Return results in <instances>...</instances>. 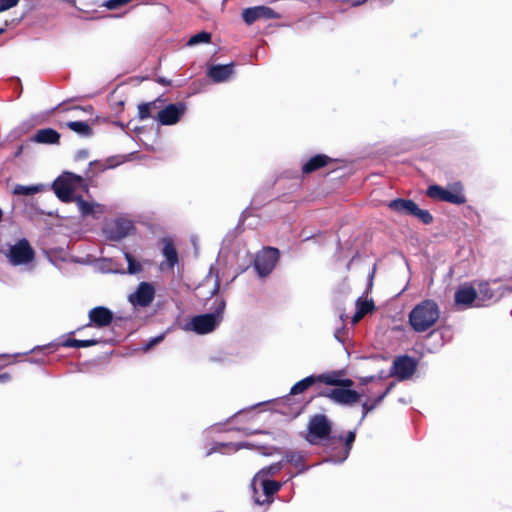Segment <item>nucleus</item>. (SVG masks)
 I'll use <instances>...</instances> for the list:
<instances>
[{
    "label": "nucleus",
    "mask_w": 512,
    "mask_h": 512,
    "mask_svg": "<svg viewBox=\"0 0 512 512\" xmlns=\"http://www.w3.org/2000/svg\"><path fill=\"white\" fill-rule=\"evenodd\" d=\"M353 385V381L351 379H340L338 386L342 387H351Z\"/></svg>",
    "instance_id": "nucleus-51"
},
{
    "label": "nucleus",
    "mask_w": 512,
    "mask_h": 512,
    "mask_svg": "<svg viewBox=\"0 0 512 512\" xmlns=\"http://www.w3.org/2000/svg\"><path fill=\"white\" fill-rule=\"evenodd\" d=\"M355 437V431H349L345 439L346 447L342 451L341 456L331 455L328 459H326V461L332 463H342L343 461H345L349 455L351 445L354 442Z\"/></svg>",
    "instance_id": "nucleus-25"
},
{
    "label": "nucleus",
    "mask_w": 512,
    "mask_h": 512,
    "mask_svg": "<svg viewBox=\"0 0 512 512\" xmlns=\"http://www.w3.org/2000/svg\"><path fill=\"white\" fill-rule=\"evenodd\" d=\"M123 255H124V258L128 261V251L123 249Z\"/></svg>",
    "instance_id": "nucleus-57"
},
{
    "label": "nucleus",
    "mask_w": 512,
    "mask_h": 512,
    "mask_svg": "<svg viewBox=\"0 0 512 512\" xmlns=\"http://www.w3.org/2000/svg\"><path fill=\"white\" fill-rule=\"evenodd\" d=\"M89 157V151L87 149H80L75 154V160L81 161Z\"/></svg>",
    "instance_id": "nucleus-48"
},
{
    "label": "nucleus",
    "mask_w": 512,
    "mask_h": 512,
    "mask_svg": "<svg viewBox=\"0 0 512 512\" xmlns=\"http://www.w3.org/2000/svg\"><path fill=\"white\" fill-rule=\"evenodd\" d=\"M29 362H31V363H37V361H36V360H32V359H31V360H29Z\"/></svg>",
    "instance_id": "nucleus-61"
},
{
    "label": "nucleus",
    "mask_w": 512,
    "mask_h": 512,
    "mask_svg": "<svg viewBox=\"0 0 512 512\" xmlns=\"http://www.w3.org/2000/svg\"><path fill=\"white\" fill-rule=\"evenodd\" d=\"M388 206H389V208H391L392 210H394L396 212L406 214V215H411L413 212V209H415V202H413L412 200L395 199V200H392L388 204Z\"/></svg>",
    "instance_id": "nucleus-24"
},
{
    "label": "nucleus",
    "mask_w": 512,
    "mask_h": 512,
    "mask_svg": "<svg viewBox=\"0 0 512 512\" xmlns=\"http://www.w3.org/2000/svg\"><path fill=\"white\" fill-rule=\"evenodd\" d=\"M186 112V104L178 102L169 104L160 109L154 117L162 125L176 124Z\"/></svg>",
    "instance_id": "nucleus-11"
},
{
    "label": "nucleus",
    "mask_w": 512,
    "mask_h": 512,
    "mask_svg": "<svg viewBox=\"0 0 512 512\" xmlns=\"http://www.w3.org/2000/svg\"><path fill=\"white\" fill-rule=\"evenodd\" d=\"M225 307L226 303L223 299H216L211 313L192 317L185 323L183 329L200 335L211 333L221 323Z\"/></svg>",
    "instance_id": "nucleus-2"
},
{
    "label": "nucleus",
    "mask_w": 512,
    "mask_h": 512,
    "mask_svg": "<svg viewBox=\"0 0 512 512\" xmlns=\"http://www.w3.org/2000/svg\"><path fill=\"white\" fill-rule=\"evenodd\" d=\"M440 310L433 300H424L409 313V323L416 332H425L438 321Z\"/></svg>",
    "instance_id": "nucleus-3"
},
{
    "label": "nucleus",
    "mask_w": 512,
    "mask_h": 512,
    "mask_svg": "<svg viewBox=\"0 0 512 512\" xmlns=\"http://www.w3.org/2000/svg\"><path fill=\"white\" fill-rule=\"evenodd\" d=\"M35 252L29 241L25 238L9 246L7 258L13 266L26 265L33 261Z\"/></svg>",
    "instance_id": "nucleus-6"
},
{
    "label": "nucleus",
    "mask_w": 512,
    "mask_h": 512,
    "mask_svg": "<svg viewBox=\"0 0 512 512\" xmlns=\"http://www.w3.org/2000/svg\"><path fill=\"white\" fill-rule=\"evenodd\" d=\"M43 189H44L43 184H36V185H29V186L17 184L14 186L12 193L14 195H18V196H20V195L30 196V195H34L39 192H42Z\"/></svg>",
    "instance_id": "nucleus-29"
},
{
    "label": "nucleus",
    "mask_w": 512,
    "mask_h": 512,
    "mask_svg": "<svg viewBox=\"0 0 512 512\" xmlns=\"http://www.w3.org/2000/svg\"><path fill=\"white\" fill-rule=\"evenodd\" d=\"M426 193L434 200L444 201L455 205H461L466 202L463 186L460 182L453 183L446 188L439 185H431L428 187Z\"/></svg>",
    "instance_id": "nucleus-4"
},
{
    "label": "nucleus",
    "mask_w": 512,
    "mask_h": 512,
    "mask_svg": "<svg viewBox=\"0 0 512 512\" xmlns=\"http://www.w3.org/2000/svg\"><path fill=\"white\" fill-rule=\"evenodd\" d=\"M76 203V206L81 214L82 217H86L89 215H93L95 213V208H99V204H95L93 202H88L84 200L81 196H76L74 201Z\"/></svg>",
    "instance_id": "nucleus-27"
},
{
    "label": "nucleus",
    "mask_w": 512,
    "mask_h": 512,
    "mask_svg": "<svg viewBox=\"0 0 512 512\" xmlns=\"http://www.w3.org/2000/svg\"><path fill=\"white\" fill-rule=\"evenodd\" d=\"M277 17V13L266 6L250 7L244 9L242 12L243 20L249 25L254 23L258 19H275Z\"/></svg>",
    "instance_id": "nucleus-16"
},
{
    "label": "nucleus",
    "mask_w": 512,
    "mask_h": 512,
    "mask_svg": "<svg viewBox=\"0 0 512 512\" xmlns=\"http://www.w3.org/2000/svg\"><path fill=\"white\" fill-rule=\"evenodd\" d=\"M329 157L323 154L316 155L309 159L302 167L303 173H311L327 164Z\"/></svg>",
    "instance_id": "nucleus-26"
},
{
    "label": "nucleus",
    "mask_w": 512,
    "mask_h": 512,
    "mask_svg": "<svg viewBox=\"0 0 512 512\" xmlns=\"http://www.w3.org/2000/svg\"><path fill=\"white\" fill-rule=\"evenodd\" d=\"M284 461L281 460L267 467L262 468L252 479L251 486L253 490L254 502L258 505H268L273 500V495L282 487L281 482L271 480V477L278 474Z\"/></svg>",
    "instance_id": "nucleus-1"
},
{
    "label": "nucleus",
    "mask_w": 512,
    "mask_h": 512,
    "mask_svg": "<svg viewBox=\"0 0 512 512\" xmlns=\"http://www.w3.org/2000/svg\"><path fill=\"white\" fill-rule=\"evenodd\" d=\"M455 304L462 308H468L477 303V291L470 285L464 284L455 293Z\"/></svg>",
    "instance_id": "nucleus-18"
},
{
    "label": "nucleus",
    "mask_w": 512,
    "mask_h": 512,
    "mask_svg": "<svg viewBox=\"0 0 512 512\" xmlns=\"http://www.w3.org/2000/svg\"><path fill=\"white\" fill-rule=\"evenodd\" d=\"M102 233L106 240L118 242L128 235V220L122 217L106 220Z\"/></svg>",
    "instance_id": "nucleus-10"
},
{
    "label": "nucleus",
    "mask_w": 512,
    "mask_h": 512,
    "mask_svg": "<svg viewBox=\"0 0 512 512\" xmlns=\"http://www.w3.org/2000/svg\"><path fill=\"white\" fill-rule=\"evenodd\" d=\"M164 339V334H161V335H158L152 339H150L144 346H143V349L144 351H147L149 350L150 348H152L154 345L160 343L162 340Z\"/></svg>",
    "instance_id": "nucleus-45"
},
{
    "label": "nucleus",
    "mask_w": 512,
    "mask_h": 512,
    "mask_svg": "<svg viewBox=\"0 0 512 512\" xmlns=\"http://www.w3.org/2000/svg\"><path fill=\"white\" fill-rule=\"evenodd\" d=\"M115 124L120 126L121 128H124V123L123 122L117 121V122H115Z\"/></svg>",
    "instance_id": "nucleus-58"
},
{
    "label": "nucleus",
    "mask_w": 512,
    "mask_h": 512,
    "mask_svg": "<svg viewBox=\"0 0 512 512\" xmlns=\"http://www.w3.org/2000/svg\"><path fill=\"white\" fill-rule=\"evenodd\" d=\"M162 100L161 99H156L154 101H151V102H148L147 104H152L149 109L151 110V114L153 115V113L157 112L162 109Z\"/></svg>",
    "instance_id": "nucleus-47"
},
{
    "label": "nucleus",
    "mask_w": 512,
    "mask_h": 512,
    "mask_svg": "<svg viewBox=\"0 0 512 512\" xmlns=\"http://www.w3.org/2000/svg\"><path fill=\"white\" fill-rule=\"evenodd\" d=\"M243 443H218L216 447L213 448L214 452H224V449H231V450H239L240 448H243Z\"/></svg>",
    "instance_id": "nucleus-35"
},
{
    "label": "nucleus",
    "mask_w": 512,
    "mask_h": 512,
    "mask_svg": "<svg viewBox=\"0 0 512 512\" xmlns=\"http://www.w3.org/2000/svg\"><path fill=\"white\" fill-rule=\"evenodd\" d=\"M19 0H0V13L15 7Z\"/></svg>",
    "instance_id": "nucleus-43"
},
{
    "label": "nucleus",
    "mask_w": 512,
    "mask_h": 512,
    "mask_svg": "<svg viewBox=\"0 0 512 512\" xmlns=\"http://www.w3.org/2000/svg\"><path fill=\"white\" fill-rule=\"evenodd\" d=\"M151 105L152 104L143 103L138 106V115L141 120L153 117L151 114V110L149 109Z\"/></svg>",
    "instance_id": "nucleus-40"
},
{
    "label": "nucleus",
    "mask_w": 512,
    "mask_h": 512,
    "mask_svg": "<svg viewBox=\"0 0 512 512\" xmlns=\"http://www.w3.org/2000/svg\"><path fill=\"white\" fill-rule=\"evenodd\" d=\"M129 231H130V234H131L132 233V226L131 225H130Z\"/></svg>",
    "instance_id": "nucleus-63"
},
{
    "label": "nucleus",
    "mask_w": 512,
    "mask_h": 512,
    "mask_svg": "<svg viewBox=\"0 0 512 512\" xmlns=\"http://www.w3.org/2000/svg\"><path fill=\"white\" fill-rule=\"evenodd\" d=\"M502 296V292L493 290L488 282L480 283L477 291L476 306H485L496 302Z\"/></svg>",
    "instance_id": "nucleus-19"
},
{
    "label": "nucleus",
    "mask_w": 512,
    "mask_h": 512,
    "mask_svg": "<svg viewBox=\"0 0 512 512\" xmlns=\"http://www.w3.org/2000/svg\"><path fill=\"white\" fill-rule=\"evenodd\" d=\"M162 254L165 257V265L173 268L178 263V255L173 243L170 240H164Z\"/></svg>",
    "instance_id": "nucleus-23"
},
{
    "label": "nucleus",
    "mask_w": 512,
    "mask_h": 512,
    "mask_svg": "<svg viewBox=\"0 0 512 512\" xmlns=\"http://www.w3.org/2000/svg\"><path fill=\"white\" fill-rule=\"evenodd\" d=\"M133 0H130V2H132Z\"/></svg>",
    "instance_id": "nucleus-64"
},
{
    "label": "nucleus",
    "mask_w": 512,
    "mask_h": 512,
    "mask_svg": "<svg viewBox=\"0 0 512 512\" xmlns=\"http://www.w3.org/2000/svg\"><path fill=\"white\" fill-rule=\"evenodd\" d=\"M140 271H142L141 263L130 257V274H136Z\"/></svg>",
    "instance_id": "nucleus-46"
},
{
    "label": "nucleus",
    "mask_w": 512,
    "mask_h": 512,
    "mask_svg": "<svg viewBox=\"0 0 512 512\" xmlns=\"http://www.w3.org/2000/svg\"><path fill=\"white\" fill-rule=\"evenodd\" d=\"M207 74L216 83L225 82L234 74V64L213 65Z\"/></svg>",
    "instance_id": "nucleus-20"
},
{
    "label": "nucleus",
    "mask_w": 512,
    "mask_h": 512,
    "mask_svg": "<svg viewBox=\"0 0 512 512\" xmlns=\"http://www.w3.org/2000/svg\"><path fill=\"white\" fill-rule=\"evenodd\" d=\"M83 179L81 176L71 172H65L60 175L52 184L56 196L65 203L73 202L75 199L74 188L81 185Z\"/></svg>",
    "instance_id": "nucleus-5"
},
{
    "label": "nucleus",
    "mask_w": 512,
    "mask_h": 512,
    "mask_svg": "<svg viewBox=\"0 0 512 512\" xmlns=\"http://www.w3.org/2000/svg\"><path fill=\"white\" fill-rule=\"evenodd\" d=\"M156 288L154 283L142 281L133 293H130V304L134 308L148 307L154 300Z\"/></svg>",
    "instance_id": "nucleus-9"
},
{
    "label": "nucleus",
    "mask_w": 512,
    "mask_h": 512,
    "mask_svg": "<svg viewBox=\"0 0 512 512\" xmlns=\"http://www.w3.org/2000/svg\"><path fill=\"white\" fill-rule=\"evenodd\" d=\"M393 386H394V384L391 383L383 391L379 392L373 400L370 399L371 404L375 405V408H376L385 399V397L389 394V392L392 390Z\"/></svg>",
    "instance_id": "nucleus-38"
},
{
    "label": "nucleus",
    "mask_w": 512,
    "mask_h": 512,
    "mask_svg": "<svg viewBox=\"0 0 512 512\" xmlns=\"http://www.w3.org/2000/svg\"><path fill=\"white\" fill-rule=\"evenodd\" d=\"M11 380V376L8 373L0 374V383H6Z\"/></svg>",
    "instance_id": "nucleus-52"
},
{
    "label": "nucleus",
    "mask_w": 512,
    "mask_h": 512,
    "mask_svg": "<svg viewBox=\"0 0 512 512\" xmlns=\"http://www.w3.org/2000/svg\"><path fill=\"white\" fill-rule=\"evenodd\" d=\"M157 82L162 84V85H170L171 84V81L166 79V78H164V77H159Z\"/></svg>",
    "instance_id": "nucleus-53"
},
{
    "label": "nucleus",
    "mask_w": 512,
    "mask_h": 512,
    "mask_svg": "<svg viewBox=\"0 0 512 512\" xmlns=\"http://www.w3.org/2000/svg\"><path fill=\"white\" fill-rule=\"evenodd\" d=\"M278 261V250L267 248L259 252L254 260V268L259 277L268 276Z\"/></svg>",
    "instance_id": "nucleus-8"
},
{
    "label": "nucleus",
    "mask_w": 512,
    "mask_h": 512,
    "mask_svg": "<svg viewBox=\"0 0 512 512\" xmlns=\"http://www.w3.org/2000/svg\"><path fill=\"white\" fill-rule=\"evenodd\" d=\"M331 432V423L329 419L318 414L313 416L308 424L307 441L311 444H318L320 440L328 438Z\"/></svg>",
    "instance_id": "nucleus-7"
},
{
    "label": "nucleus",
    "mask_w": 512,
    "mask_h": 512,
    "mask_svg": "<svg viewBox=\"0 0 512 512\" xmlns=\"http://www.w3.org/2000/svg\"><path fill=\"white\" fill-rule=\"evenodd\" d=\"M126 4H128V0H107L103 3V6L109 10H115Z\"/></svg>",
    "instance_id": "nucleus-39"
},
{
    "label": "nucleus",
    "mask_w": 512,
    "mask_h": 512,
    "mask_svg": "<svg viewBox=\"0 0 512 512\" xmlns=\"http://www.w3.org/2000/svg\"><path fill=\"white\" fill-rule=\"evenodd\" d=\"M383 378V376L379 375H372V376H363V377H359L358 380H359V385L360 386H367L369 383H374V382H377L379 380H381Z\"/></svg>",
    "instance_id": "nucleus-41"
},
{
    "label": "nucleus",
    "mask_w": 512,
    "mask_h": 512,
    "mask_svg": "<svg viewBox=\"0 0 512 512\" xmlns=\"http://www.w3.org/2000/svg\"><path fill=\"white\" fill-rule=\"evenodd\" d=\"M164 339V334H161V335H158L152 339H150L144 346H143V349L144 351H147L149 350L150 348H152L154 345L160 343L162 340Z\"/></svg>",
    "instance_id": "nucleus-44"
},
{
    "label": "nucleus",
    "mask_w": 512,
    "mask_h": 512,
    "mask_svg": "<svg viewBox=\"0 0 512 512\" xmlns=\"http://www.w3.org/2000/svg\"><path fill=\"white\" fill-rule=\"evenodd\" d=\"M67 126L77 134L81 136H91L92 129L87 122L84 121H71L67 124Z\"/></svg>",
    "instance_id": "nucleus-31"
},
{
    "label": "nucleus",
    "mask_w": 512,
    "mask_h": 512,
    "mask_svg": "<svg viewBox=\"0 0 512 512\" xmlns=\"http://www.w3.org/2000/svg\"><path fill=\"white\" fill-rule=\"evenodd\" d=\"M284 463H290L296 468H299L298 473L303 472L307 468L303 466L304 455L301 452H290L282 459Z\"/></svg>",
    "instance_id": "nucleus-30"
},
{
    "label": "nucleus",
    "mask_w": 512,
    "mask_h": 512,
    "mask_svg": "<svg viewBox=\"0 0 512 512\" xmlns=\"http://www.w3.org/2000/svg\"><path fill=\"white\" fill-rule=\"evenodd\" d=\"M393 386H394V384L391 383L383 391L379 392L373 400L370 399L371 404L375 405V408H376L385 399V397L389 394V392L392 390Z\"/></svg>",
    "instance_id": "nucleus-37"
},
{
    "label": "nucleus",
    "mask_w": 512,
    "mask_h": 512,
    "mask_svg": "<svg viewBox=\"0 0 512 512\" xmlns=\"http://www.w3.org/2000/svg\"><path fill=\"white\" fill-rule=\"evenodd\" d=\"M22 151V148H20L19 150H17V155H19Z\"/></svg>",
    "instance_id": "nucleus-60"
},
{
    "label": "nucleus",
    "mask_w": 512,
    "mask_h": 512,
    "mask_svg": "<svg viewBox=\"0 0 512 512\" xmlns=\"http://www.w3.org/2000/svg\"><path fill=\"white\" fill-rule=\"evenodd\" d=\"M411 215L416 216L417 218H419L425 224L431 223L432 219H433V217L429 213V211L422 210V209L418 208V206L416 204H415V209H413V212H412Z\"/></svg>",
    "instance_id": "nucleus-34"
},
{
    "label": "nucleus",
    "mask_w": 512,
    "mask_h": 512,
    "mask_svg": "<svg viewBox=\"0 0 512 512\" xmlns=\"http://www.w3.org/2000/svg\"><path fill=\"white\" fill-rule=\"evenodd\" d=\"M218 290H219V283H218V282H216V284H215V287H214V289H213L212 294L217 293V292H218Z\"/></svg>",
    "instance_id": "nucleus-56"
},
{
    "label": "nucleus",
    "mask_w": 512,
    "mask_h": 512,
    "mask_svg": "<svg viewBox=\"0 0 512 512\" xmlns=\"http://www.w3.org/2000/svg\"><path fill=\"white\" fill-rule=\"evenodd\" d=\"M5 32L4 28H0V35H2Z\"/></svg>",
    "instance_id": "nucleus-59"
},
{
    "label": "nucleus",
    "mask_w": 512,
    "mask_h": 512,
    "mask_svg": "<svg viewBox=\"0 0 512 512\" xmlns=\"http://www.w3.org/2000/svg\"><path fill=\"white\" fill-rule=\"evenodd\" d=\"M385 3H390L392 0H383Z\"/></svg>",
    "instance_id": "nucleus-62"
},
{
    "label": "nucleus",
    "mask_w": 512,
    "mask_h": 512,
    "mask_svg": "<svg viewBox=\"0 0 512 512\" xmlns=\"http://www.w3.org/2000/svg\"><path fill=\"white\" fill-rule=\"evenodd\" d=\"M375 409V405H372L371 402H370V398H368L367 400H365L363 403H362V417H361V420H360V424L362 423V421L364 420V418L367 416V414L371 411H373Z\"/></svg>",
    "instance_id": "nucleus-42"
},
{
    "label": "nucleus",
    "mask_w": 512,
    "mask_h": 512,
    "mask_svg": "<svg viewBox=\"0 0 512 512\" xmlns=\"http://www.w3.org/2000/svg\"><path fill=\"white\" fill-rule=\"evenodd\" d=\"M333 402L341 405L351 406L357 403L361 397V394L355 390L335 388L325 394Z\"/></svg>",
    "instance_id": "nucleus-15"
},
{
    "label": "nucleus",
    "mask_w": 512,
    "mask_h": 512,
    "mask_svg": "<svg viewBox=\"0 0 512 512\" xmlns=\"http://www.w3.org/2000/svg\"><path fill=\"white\" fill-rule=\"evenodd\" d=\"M373 309L374 302L372 300H363L362 298H358L356 302V312L352 317V323L356 324Z\"/></svg>",
    "instance_id": "nucleus-22"
},
{
    "label": "nucleus",
    "mask_w": 512,
    "mask_h": 512,
    "mask_svg": "<svg viewBox=\"0 0 512 512\" xmlns=\"http://www.w3.org/2000/svg\"><path fill=\"white\" fill-rule=\"evenodd\" d=\"M316 378H317V382H322L327 385H335V386H338V383L340 380L339 374L335 373V372L328 373V374H321V375L316 376Z\"/></svg>",
    "instance_id": "nucleus-33"
},
{
    "label": "nucleus",
    "mask_w": 512,
    "mask_h": 512,
    "mask_svg": "<svg viewBox=\"0 0 512 512\" xmlns=\"http://www.w3.org/2000/svg\"><path fill=\"white\" fill-rule=\"evenodd\" d=\"M317 382V378L314 375H310L297 383H295L290 389V395H298L306 390H308L311 386H313Z\"/></svg>",
    "instance_id": "nucleus-28"
},
{
    "label": "nucleus",
    "mask_w": 512,
    "mask_h": 512,
    "mask_svg": "<svg viewBox=\"0 0 512 512\" xmlns=\"http://www.w3.org/2000/svg\"><path fill=\"white\" fill-rule=\"evenodd\" d=\"M60 134L52 128L40 129L33 136L32 140L36 143L55 144L58 143Z\"/></svg>",
    "instance_id": "nucleus-21"
},
{
    "label": "nucleus",
    "mask_w": 512,
    "mask_h": 512,
    "mask_svg": "<svg viewBox=\"0 0 512 512\" xmlns=\"http://www.w3.org/2000/svg\"><path fill=\"white\" fill-rule=\"evenodd\" d=\"M361 394V396H364V395H372L374 393V390L373 388H367L366 390L362 391V392H359Z\"/></svg>",
    "instance_id": "nucleus-54"
},
{
    "label": "nucleus",
    "mask_w": 512,
    "mask_h": 512,
    "mask_svg": "<svg viewBox=\"0 0 512 512\" xmlns=\"http://www.w3.org/2000/svg\"><path fill=\"white\" fill-rule=\"evenodd\" d=\"M88 317V326L103 328L109 326L112 323L113 312L105 306H97L89 311Z\"/></svg>",
    "instance_id": "nucleus-14"
},
{
    "label": "nucleus",
    "mask_w": 512,
    "mask_h": 512,
    "mask_svg": "<svg viewBox=\"0 0 512 512\" xmlns=\"http://www.w3.org/2000/svg\"><path fill=\"white\" fill-rule=\"evenodd\" d=\"M416 362L409 356L397 357L391 369V375L396 376L399 380L410 378L416 370Z\"/></svg>",
    "instance_id": "nucleus-12"
},
{
    "label": "nucleus",
    "mask_w": 512,
    "mask_h": 512,
    "mask_svg": "<svg viewBox=\"0 0 512 512\" xmlns=\"http://www.w3.org/2000/svg\"><path fill=\"white\" fill-rule=\"evenodd\" d=\"M211 41V34L205 31L199 32L192 37L189 38L187 41V46H195L198 44L203 43H210Z\"/></svg>",
    "instance_id": "nucleus-32"
},
{
    "label": "nucleus",
    "mask_w": 512,
    "mask_h": 512,
    "mask_svg": "<svg viewBox=\"0 0 512 512\" xmlns=\"http://www.w3.org/2000/svg\"><path fill=\"white\" fill-rule=\"evenodd\" d=\"M128 161V156L124 154L113 155L105 160H95L89 163V171H92V174L96 172H104L107 169H114L121 164H124Z\"/></svg>",
    "instance_id": "nucleus-17"
},
{
    "label": "nucleus",
    "mask_w": 512,
    "mask_h": 512,
    "mask_svg": "<svg viewBox=\"0 0 512 512\" xmlns=\"http://www.w3.org/2000/svg\"><path fill=\"white\" fill-rule=\"evenodd\" d=\"M42 348H43L42 346H36V347L32 348V349L29 351V353H32V352H34V351H36V350H40V349H42ZM25 354H28V352H26Z\"/></svg>",
    "instance_id": "nucleus-55"
},
{
    "label": "nucleus",
    "mask_w": 512,
    "mask_h": 512,
    "mask_svg": "<svg viewBox=\"0 0 512 512\" xmlns=\"http://www.w3.org/2000/svg\"><path fill=\"white\" fill-rule=\"evenodd\" d=\"M63 346L69 347V348H80V340L79 339H67Z\"/></svg>",
    "instance_id": "nucleus-49"
},
{
    "label": "nucleus",
    "mask_w": 512,
    "mask_h": 512,
    "mask_svg": "<svg viewBox=\"0 0 512 512\" xmlns=\"http://www.w3.org/2000/svg\"><path fill=\"white\" fill-rule=\"evenodd\" d=\"M393 386H394V384L391 383L383 391L379 392L373 400L370 399L371 404L375 405V408H376L385 399V397L389 394V392L392 390Z\"/></svg>",
    "instance_id": "nucleus-36"
},
{
    "label": "nucleus",
    "mask_w": 512,
    "mask_h": 512,
    "mask_svg": "<svg viewBox=\"0 0 512 512\" xmlns=\"http://www.w3.org/2000/svg\"><path fill=\"white\" fill-rule=\"evenodd\" d=\"M128 100V87L121 83L110 93L108 97L109 106L115 115L122 113Z\"/></svg>",
    "instance_id": "nucleus-13"
},
{
    "label": "nucleus",
    "mask_w": 512,
    "mask_h": 512,
    "mask_svg": "<svg viewBox=\"0 0 512 512\" xmlns=\"http://www.w3.org/2000/svg\"><path fill=\"white\" fill-rule=\"evenodd\" d=\"M99 341L96 339L80 340V348H86L96 345Z\"/></svg>",
    "instance_id": "nucleus-50"
}]
</instances>
